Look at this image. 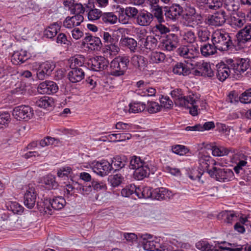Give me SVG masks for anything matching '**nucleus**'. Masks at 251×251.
I'll return each mask as SVG.
<instances>
[{
  "label": "nucleus",
  "instance_id": "1",
  "mask_svg": "<svg viewBox=\"0 0 251 251\" xmlns=\"http://www.w3.org/2000/svg\"><path fill=\"white\" fill-rule=\"evenodd\" d=\"M129 168L135 170L134 176L137 180H142L149 176L150 173L154 174L156 167L151 162H145L141 157L133 156L130 160Z\"/></svg>",
  "mask_w": 251,
  "mask_h": 251
},
{
  "label": "nucleus",
  "instance_id": "2",
  "mask_svg": "<svg viewBox=\"0 0 251 251\" xmlns=\"http://www.w3.org/2000/svg\"><path fill=\"white\" fill-rule=\"evenodd\" d=\"M196 247L201 251H251V247L249 245H238L236 248H228L219 247L218 249L214 244L206 240H201L196 244Z\"/></svg>",
  "mask_w": 251,
  "mask_h": 251
},
{
  "label": "nucleus",
  "instance_id": "3",
  "mask_svg": "<svg viewBox=\"0 0 251 251\" xmlns=\"http://www.w3.org/2000/svg\"><path fill=\"white\" fill-rule=\"evenodd\" d=\"M201 102L199 97L192 94L187 97L182 95L176 101L175 104L180 107L189 108L190 113L193 116H196L198 114V108Z\"/></svg>",
  "mask_w": 251,
  "mask_h": 251
},
{
  "label": "nucleus",
  "instance_id": "4",
  "mask_svg": "<svg viewBox=\"0 0 251 251\" xmlns=\"http://www.w3.org/2000/svg\"><path fill=\"white\" fill-rule=\"evenodd\" d=\"M212 42L217 49L222 51L227 50L232 46L230 37L223 30H218L213 33Z\"/></svg>",
  "mask_w": 251,
  "mask_h": 251
},
{
  "label": "nucleus",
  "instance_id": "5",
  "mask_svg": "<svg viewBox=\"0 0 251 251\" xmlns=\"http://www.w3.org/2000/svg\"><path fill=\"white\" fill-rule=\"evenodd\" d=\"M129 62L127 56L116 57L110 64V74L116 76L123 75L127 68Z\"/></svg>",
  "mask_w": 251,
  "mask_h": 251
},
{
  "label": "nucleus",
  "instance_id": "6",
  "mask_svg": "<svg viewBox=\"0 0 251 251\" xmlns=\"http://www.w3.org/2000/svg\"><path fill=\"white\" fill-rule=\"evenodd\" d=\"M25 193L24 203L25 205L29 209L35 206L36 202L37 193L35 184L30 183L25 185L23 188Z\"/></svg>",
  "mask_w": 251,
  "mask_h": 251
},
{
  "label": "nucleus",
  "instance_id": "7",
  "mask_svg": "<svg viewBox=\"0 0 251 251\" xmlns=\"http://www.w3.org/2000/svg\"><path fill=\"white\" fill-rule=\"evenodd\" d=\"M209 174L211 176H215L216 180L220 182H228L234 178L233 171L228 168H218L214 167L209 171Z\"/></svg>",
  "mask_w": 251,
  "mask_h": 251
},
{
  "label": "nucleus",
  "instance_id": "8",
  "mask_svg": "<svg viewBox=\"0 0 251 251\" xmlns=\"http://www.w3.org/2000/svg\"><path fill=\"white\" fill-rule=\"evenodd\" d=\"M139 238L145 250L148 251L158 250V242L159 241V239L158 240L156 236L145 233L139 234Z\"/></svg>",
  "mask_w": 251,
  "mask_h": 251
},
{
  "label": "nucleus",
  "instance_id": "9",
  "mask_svg": "<svg viewBox=\"0 0 251 251\" xmlns=\"http://www.w3.org/2000/svg\"><path fill=\"white\" fill-rule=\"evenodd\" d=\"M177 53L185 59H192L197 57L199 54L198 45H183L179 47L176 50Z\"/></svg>",
  "mask_w": 251,
  "mask_h": 251
},
{
  "label": "nucleus",
  "instance_id": "10",
  "mask_svg": "<svg viewBox=\"0 0 251 251\" xmlns=\"http://www.w3.org/2000/svg\"><path fill=\"white\" fill-rule=\"evenodd\" d=\"M195 64L191 61L179 62L176 63L172 68V72L178 75L187 76L191 73Z\"/></svg>",
  "mask_w": 251,
  "mask_h": 251
},
{
  "label": "nucleus",
  "instance_id": "11",
  "mask_svg": "<svg viewBox=\"0 0 251 251\" xmlns=\"http://www.w3.org/2000/svg\"><path fill=\"white\" fill-rule=\"evenodd\" d=\"M233 62L232 59H226L225 62L222 61L216 65L217 75L220 81H224L229 76L231 73L229 66L231 67Z\"/></svg>",
  "mask_w": 251,
  "mask_h": 251
},
{
  "label": "nucleus",
  "instance_id": "12",
  "mask_svg": "<svg viewBox=\"0 0 251 251\" xmlns=\"http://www.w3.org/2000/svg\"><path fill=\"white\" fill-rule=\"evenodd\" d=\"M133 32L134 36L139 41L144 42V46L146 49H151L156 46L155 40L151 36H146V32L145 29H142L138 27H133Z\"/></svg>",
  "mask_w": 251,
  "mask_h": 251
},
{
  "label": "nucleus",
  "instance_id": "13",
  "mask_svg": "<svg viewBox=\"0 0 251 251\" xmlns=\"http://www.w3.org/2000/svg\"><path fill=\"white\" fill-rule=\"evenodd\" d=\"M91 167L94 172L100 176L107 175L112 169V164L106 160L93 161Z\"/></svg>",
  "mask_w": 251,
  "mask_h": 251
},
{
  "label": "nucleus",
  "instance_id": "14",
  "mask_svg": "<svg viewBox=\"0 0 251 251\" xmlns=\"http://www.w3.org/2000/svg\"><path fill=\"white\" fill-rule=\"evenodd\" d=\"M65 203V200L61 197H56L51 201H46L44 202L43 212L47 214L51 215L52 213V209L60 210L64 206Z\"/></svg>",
  "mask_w": 251,
  "mask_h": 251
},
{
  "label": "nucleus",
  "instance_id": "15",
  "mask_svg": "<svg viewBox=\"0 0 251 251\" xmlns=\"http://www.w3.org/2000/svg\"><path fill=\"white\" fill-rule=\"evenodd\" d=\"M13 115L18 120H28L32 117L33 110L28 106L20 105L14 109Z\"/></svg>",
  "mask_w": 251,
  "mask_h": 251
},
{
  "label": "nucleus",
  "instance_id": "16",
  "mask_svg": "<svg viewBox=\"0 0 251 251\" xmlns=\"http://www.w3.org/2000/svg\"><path fill=\"white\" fill-rule=\"evenodd\" d=\"M156 91L154 88L151 87L149 83L143 80H139L136 83L135 93L142 97H152L155 95Z\"/></svg>",
  "mask_w": 251,
  "mask_h": 251
},
{
  "label": "nucleus",
  "instance_id": "17",
  "mask_svg": "<svg viewBox=\"0 0 251 251\" xmlns=\"http://www.w3.org/2000/svg\"><path fill=\"white\" fill-rule=\"evenodd\" d=\"M231 67H232L233 75L236 77H239L249 68V60L245 58H237L235 61L233 60Z\"/></svg>",
  "mask_w": 251,
  "mask_h": 251
},
{
  "label": "nucleus",
  "instance_id": "18",
  "mask_svg": "<svg viewBox=\"0 0 251 251\" xmlns=\"http://www.w3.org/2000/svg\"><path fill=\"white\" fill-rule=\"evenodd\" d=\"M40 68L36 73V78L39 80H44L50 75L55 68V64L50 61L42 62Z\"/></svg>",
  "mask_w": 251,
  "mask_h": 251
},
{
  "label": "nucleus",
  "instance_id": "19",
  "mask_svg": "<svg viewBox=\"0 0 251 251\" xmlns=\"http://www.w3.org/2000/svg\"><path fill=\"white\" fill-rule=\"evenodd\" d=\"M58 87L56 83L52 81H45L39 84L37 87L38 92L42 94H52L56 93Z\"/></svg>",
  "mask_w": 251,
  "mask_h": 251
},
{
  "label": "nucleus",
  "instance_id": "20",
  "mask_svg": "<svg viewBox=\"0 0 251 251\" xmlns=\"http://www.w3.org/2000/svg\"><path fill=\"white\" fill-rule=\"evenodd\" d=\"M227 16L225 11L220 10L211 15L207 19L209 25L216 26L222 25L226 21Z\"/></svg>",
  "mask_w": 251,
  "mask_h": 251
},
{
  "label": "nucleus",
  "instance_id": "21",
  "mask_svg": "<svg viewBox=\"0 0 251 251\" xmlns=\"http://www.w3.org/2000/svg\"><path fill=\"white\" fill-rule=\"evenodd\" d=\"M153 19V15L147 11H140L135 18V24L142 26L150 25Z\"/></svg>",
  "mask_w": 251,
  "mask_h": 251
},
{
  "label": "nucleus",
  "instance_id": "22",
  "mask_svg": "<svg viewBox=\"0 0 251 251\" xmlns=\"http://www.w3.org/2000/svg\"><path fill=\"white\" fill-rule=\"evenodd\" d=\"M164 15L166 18L169 20L175 21L180 16L182 12V8L177 4L173 5L169 8H165Z\"/></svg>",
  "mask_w": 251,
  "mask_h": 251
},
{
  "label": "nucleus",
  "instance_id": "23",
  "mask_svg": "<svg viewBox=\"0 0 251 251\" xmlns=\"http://www.w3.org/2000/svg\"><path fill=\"white\" fill-rule=\"evenodd\" d=\"M92 70L95 71H99L106 69L109 64L107 59L102 56H97L91 60Z\"/></svg>",
  "mask_w": 251,
  "mask_h": 251
},
{
  "label": "nucleus",
  "instance_id": "24",
  "mask_svg": "<svg viewBox=\"0 0 251 251\" xmlns=\"http://www.w3.org/2000/svg\"><path fill=\"white\" fill-rule=\"evenodd\" d=\"M212 151V154L214 156L220 157L227 156L233 150L230 148H226L223 146L216 145L215 143L210 146Z\"/></svg>",
  "mask_w": 251,
  "mask_h": 251
},
{
  "label": "nucleus",
  "instance_id": "25",
  "mask_svg": "<svg viewBox=\"0 0 251 251\" xmlns=\"http://www.w3.org/2000/svg\"><path fill=\"white\" fill-rule=\"evenodd\" d=\"M82 44L84 46L87 44L89 48L92 50H98L100 48L101 42L99 37L86 35L83 40Z\"/></svg>",
  "mask_w": 251,
  "mask_h": 251
},
{
  "label": "nucleus",
  "instance_id": "26",
  "mask_svg": "<svg viewBox=\"0 0 251 251\" xmlns=\"http://www.w3.org/2000/svg\"><path fill=\"white\" fill-rule=\"evenodd\" d=\"M82 15H75L72 17H67L63 22V26L67 28H72L78 26L83 21Z\"/></svg>",
  "mask_w": 251,
  "mask_h": 251
},
{
  "label": "nucleus",
  "instance_id": "27",
  "mask_svg": "<svg viewBox=\"0 0 251 251\" xmlns=\"http://www.w3.org/2000/svg\"><path fill=\"white\" fill-rule=\"evenodd\" d=\"M146 108L145 103L140 101H135L131 102L128 107L122 108L124 113H136L143 111Z\"/></svg>",
  "mask_w": 251,
  "mask_h": 251
},
{
  "label": "nucleus",
  "instance_id": "28",
  "mask_svg": "<svg viewBox=\"0 0 251 251\" xmlns=\"http://www.w3.org/2000/svg\"><path fill=\"white\" fill-rule=\"evenodd\" d=\"M183 19L184 24L187 27L197 28L201 26L203 23L202 17L200 14L193 16L184 17Z\"/></svg>",
  "mask_w": 251,
  "mask_h": 251
},
{
  "label": "nucleus",
  "instance_id": "29",
  "mask_svg": "<svg viewBox=\"0 0 251 251\" xmlns=\"http://www.w3.org/2000/svg\"><path fill=\"white\" fill-rule=\"evenodd\" d=\"M245 14L242 12H238L233 15L230 19V24L235 28H241L246 23Z\"/></svg>",
  "mask_w": 251,
  "mask_h": 251
},
{
  "label": "nucleus",
  "instance_id": "30",
  "mask_svg": "<svg viewBox=\"0 0 251 251\" xmlns=\"http://www.w3.org/2000/svg\"><path fill=\"white\" fill-rule=\"evenodd\" d=\"M177 43V37L175 34H171L163 42L162 48L167 51H172L176 48Z\"/></svg>",
  "mask_w": 251,
  "mask_h": 251
},
{
  "label": "nucleus",
  "instance_id": "31",
  "mask_svg": "<svg viewBox=\"0 0 251 251\" xmlns=\"http://www.w3.org/2000/svg\"><path fill=\"white\" fill-rule=\"evenodd\" d=\"M84 75V72L82 69L74 68L69 73L68 78L72 82L76 83L82 80Z\"/></svg>",
  "mask_w": 251,
  "mask_h": 251
},
{
  "label": "nucleus",
  "instance_id": "32",
  "mask_svg": "<svg viewBox=\"0 0 251 251\" xmlns=\"http://www.w3.org/2000/svg\"><path fill=\"white\" fill-rule=\"evenodd\" d=\"M120 44L121 46L129 49L133 52H135L137 49V43L132 38L122 37L120 39Z\"/></svg>",
  "mask_w": 251,
  "mask_h": 251
},
{
  "label": "nucleus",
  "instance_id": "33",
  "mask_svg": "<svg viewBox=\"0 0 251 251\" xmlns=\"http://www.w3.org/2000/svg\"><path fill=\"white\" fill-rule=\"evenodd\" d=\"M120 51V48L118 45V41L116 40L113 42L105 44L103 48V52L106 55L115 56Z\"/></svg>",
  "mask_w": 251,
  "mask_h": 251
},
{
  "label": "nucleus",
  "instance_id": "34",
  "mask_svg": "<svg viewBox=\"0 0 251 251\" xmlns=\"http://www.w3.org/2000/svg\"><path fill=\"white\" fill-rule=\"evenodd\" d=\"M42 183L46 188L50 190L56 189L58 186L55 180V177L52 175L45 176L42 179Z\"/></svg>",
  "mask_w": 251,
  "mask_h": 251
},
{
  "label": "nucleus",
  "instance_id": "35",
  "mask_svg": "<svg viewBox=\"0 0 251 251\" xmlns=\"http://www.w3.org/2000/svg\"><path fill=\"white\" fill-rule=\"evenodd\" d=\"M27 58L26 51L22 50L14 52L11 56V61L14 64L18 65L24 62Z\"/></svg>",
  "mask_w": 251,
  "mask_h": 251
},
{
  "label": "nucleus",
  "instance_id": "36",
  "mask_svg": "<svg viewBox=\"0 0 251 251\" xmlns=\"http://www.w3.org/2000/svg\"><path fill=\"white\" fill-rule=\"evenodd\" d=\"M35 104L39 107L47 109L53 107L54 101L52 98L44 96L38 99L36 101Z\"/></svg>",
  "mask_w": 251,
  "mask_h": 251
},
{
  "label": "nucleus",
  "instance_id": "37",
  "mask_svg": "<svg viewBox=\"0 0 251 251\" xmlns=\"http://www.w3.org/2000/svg\"><path fill=\"white\" fill-rule=\"evenodd\" d=\"M165 59V54L160 51H153L149 55V62L152 64H158L163 62Z\"/></svg>",
  "mask_w": 251,
  "mask_h": 251
},
{
  "label": "nucleus",
  "instance_id": "38",
  "mask_svg": "<svg viewBox=\"0 0 251 251\" xmlns=\"http://www.w3.org/2000/svg\"><path fill=\"white\" fill-rule=\"evenodd\" d=\"M85 62V58L81 55H75L71 57L68 60L70 67L72 69L78 68V67L82 66Z\"/></svg>",
  "mask_w": 251,
  "mask_h": 251
},
{
  "label": "nucleus",
  "instance_id": "39",
  "mask_svg": "<svg viewBox=\"0 0 251 251\" xmlns=\"http://www.w3.org/2000/svg\"><path fill=\"white\" fill-rule=\"evenodd\" d=\"M238 38L243 42H247L251 39V24L246 25L238 33Z\"/></svg>",
  "mask_w": 251,
  "mask_h": 251
},
{
  "label": "nucleus",
  "instance_id": "40",
  "mask_svg": "<svg viewBox=\"0 0 251 251\" xmlns=\"http://www.w3.org/2000/svg\"><path fill=\"white\" fill-rule=\"evenodd\" d=\"M61 26L57 23H54L48 26L44 31V35L48 38L54 37L60 30Z\"/></svg>",
  "mask_w": 251,
  "mask_h": 251
},
{
  "label": "nucleus",
  "instance_id": "41",
  "mask_svg": "<svg viewBox=\"0 0 251 251\" xmlns=\"http://www.w3.org/2000/svg\"><path fill=\"white\" fill-rule=\"evenodd\" d=\"M152 191L150 187L140 186L136 188V195L139 199H148L151 196Z\"/></svg>",
  "mask_w": 251,
  "mask_h": 251
},
{
  "label": "nucleus",
  "instance_id": "42",
  "mask_svg": "<svg viewBox=\"0 0 251 251\" xmlns=\"http://www.w3.org/2000/svg\"><path fill=\"white\" fill-rule=\"evenodd\" d=\"M217 48L215 45L209 44H204L201 47V54L205 57H208L214 54L216 52Z\"/></svg>",
  "mask_w": 251,
  "mask_h": 251
},
{
  "label": "nucleus",
  "instance_id": "43",
  "mask_svg": "<svg viewBox=\"0 0 251 251\" xmlns=\"http://www.w3.org/2000/svg\"><path fill=\"white\" fill-rule=\"evenodd\" d=\"M204 7L207 9L217 10L223 5V0H205Z\"/></svg>",
  "mask_w": 251,
  "mask_h": 251
},
{
  "label": "nucleus",
  "instance_id": "44",
  "mask_svg": "<svg viewBox=\"0 0 251 251\" xmlns=\"http://www.w3.org/2000/svg\"><path fill=\"white\" fill-rule=\"evenodd\" d=\"M195 66H199L202 71V74L208 77H212L214 75V73L211 68L210 64L207 62L195 63Z\"/></svg>",
  "mask_w": 251,
  "mask_h": 251
},
{
  "label": "nucleus",
  "instance_id": "45",
  "mask_svg": "<svg viewBox=\"0 0 251 251\" xmlns=\"http://www.w3.org/2000/svg\"><path fill=\"white\" fill-rule=\"evenodd\" d=\"M7 209L14 214H20L23 211V207L16 201H8L6 203Z\"/></svg>",
  "mask_w": 251,
  "mask_h": 251
},
{
  "label": "nucleus",
  "instance_id": "46",
  "mask_svg": "<svg viewBox=\"0 0 251 251\" xmlns=\"http://www.w3.org/2000/svg\"><path fill=\"white\" fill-rule=\"evenodd\" d=\"M220 216L227 223H231L232 221H235L237 218V215L234 211H223L219 214V217Z\"/></svg>",
  "mask_w": 251,
  "mask_h": 251
},
{
  "label": "nucleus",
  "instance_id": "47",
  "mask_svg": "<svg viewBox=\"0 0 251 251\" xmlns=\"http://www.w3.org/2000/svg\"><path fill=\"white\" fill-rule=\"evenodd\" d=\"M131 63L137 68H141L146 65L145 58L141 55H134L131 59Z\"/></svg>",
  "mask_w": 251,
  "mask_h": 251
},
{
  "label": "nucleus",
  "instance_id": "48",
  "mask_svg": "<svg viewBox=\"0 0 251 251\" xmlns=\"http://www.w3.org/2000/svg\"><path fill=\"white\" fill-rule=\"evenodd\" d=\"M198 35L199 39L202 42H205L209 38L210 32L205 27L201 25L198 27Z\"/></svg>",
  "mask_w": 251,
  "mask_h": 251
},
{
  "label": "nucleus",
  "instance_id": "49",
  "mask_svg": "<svg viewBox=\"0 0 251 251\" xmlns=\"http://www.w3.org/2000/svg\"><path fill=\"white\" fill-rule=\"evenodd\" d=\"M59 143V140L58 139L47 136L40 141V145L42 147L49 145H53L56 146L58 145Z\"/></svg>",
  "mask_w": 251,
  "mask_h": 251
},
{
  "label": "nucleus",
  "instance_id": "50",
  "mask_svg": "<svg viewBox=\"0 0 251 251\" xmlns=\"http://www.w3.org/2000/svg\"><path fill=\"white\" fill-rule=\"evenodd\" d=\"M83 5H85L86 7H89L86 3H75L71 7V13L75 15H82V14H83L85 11V8Z\"/></svg>",
  "mask_w": 251,
  "mask_h": 251
},
{
  "label": "nucleus",
  "instance_id": "51",
  "mask_svg": "<svg viewBox=\"0 0 251 251\" xmlns=\"http://www.w3.org/2000/svg\"><path fill=\"white\" fill-rule=\"evenodd\" d=\"M136 187L134 184L126 186L121 191V195L124 197H129L133 194H136Z\"/></svg>",
  "mask_w": 251,
  "mask_h": 251
},
{
  "label": "nucleus",
  "instance_id": "52",
  "mask_svg": "<svg viewBox=\"0 0 251 251\" xmlns=\"http://www.w3.org/2000/svg\"><path fill=\"white\" fill-rule=\"evenodd\" d=\"M117 19V16L112 12L105 13L102 15V20L105 23L114 24Z\"/></svg>",
  "mask_w": 251,
  "mask_h": 251
},
{
  "label": "nucleus",
  "instance_id": "53",
  "mask_svg": "<svg viewBox=\"0 0 251 251\" xmlns=\"http://www.w3.org/2000/svg\"><path fill=\"white\" fill-rule=\"evenodd\" d=\"M182 40L185 43L193 44L196 40V36L193 31L188 30L182 35Z\"/></svg>",
  "mask_w": 251,
  "mask_h": 251
},
{
  "label": "nucleus",
  "instance_id": "54",
  "mask_svg": "<svg viewBox=\"0 0 251 251\" xmlns=\"http://www.w3.org/2000/svg\"><path fill=\"white\" fill-rule=\"evenodd\" d=\"M152 12L159 23L164 22L163 11L161 7L158 5L154 6L152 8Z\"/></svg>",
  "mask_w": 251,
  "mask_h": 251
},
{
  "label": "nucleus",
  "instance_id": "55",
  "mask_svg": "<svg viewBox=\"0 0 251 251\" xmlns=\"http://www.w3.org/2000/svg\"><path fill=\"white\" fill-rule=\"evenodd\" d=\"M172 151L179 155H184L187 153L189 150L185 146L181 145H176L172 148Z\"/></svg>",
  "mask_w": 251,
  "mask_h": 251
},
{
  "label": "nucleus",
  "instance_id": "56",
  "mask_svg": "<svg viewBox=\"0 0 251 251\" xmlns=\"http://www.w3.org/2000/svg\"><path fill=\"white\" fill-rule=\"evenodd\" d=\"M241 102L245 104L251 103V88L246 90L239 97Z\"/></svg>",
  "mask_w": 251,
  "mask_h": 251
},
{
  "label": "nucleus",
  "instance_id": "57",
  "mask_svg": "<svg viewBox=\"0 0 251 251\" xmlns=\"http://www.w3.org/2000/svg\"><path fill=\"white\" fill-rule=\"evenodd\" d=\"M147 110L150 113H155L159 112L161 106L156 102L149 101L147 104Z\"/></svg>",
  "mask_w": 251,
  "mask_h": 251
},
{
  "label": "nucleus",
  "instance_id": "58",
  "mask_svg": "<svg viewBox=\"0 0 251 251\" xmlns=\"http://www.w3.org/2000/svg\"><path fill=\"white\" fill-rule=\"evenodd\" d=\"M101 11L98 9H91L88 13V18L90 21H95L102 17Z\"/></svg>",
  "mask_w": 251,
  "mask_h": 251
},
{
  "label": "nucleus",
  "instance_id": "59",
  "mask_svg": "<svg viewBox=\"0 0 251 251\" xmlns=\"http://www.w3.org/2000/svg\"><path fill=\"white\" fill-rule=\"evenodd\" d=\"M199 161L201 167L203 168H207L209 166V162L211 157L209 155L199 154Z\"/></svg>",
  "mask_w": 251,
  "mask_h": 251
},
{
  "label": "nucleus",
  "instance_id": "60",
  "mask_svg": "<svg viewBox=\"0 0 251 251\" xmlns=\"http://www.w3.org/2000/svg\"><path fill=\"white\" fill-rule=\"evenodd\" d=\"M123 179L124 178L121 174H116L111 176L109 180L112 186L117 187L122 183Z\"/></svg>",
  "mask_w": 251,
  "mask_h": 251
},
{
  "label": "nucleus",
  "instance_id": "61",
  "mask_svg": "<svg viewBox=\"0 0 251 251\" xmlns=\"http://www.w3.org/2000/svg\"><path fill=\"white\" fill-rule=\"evenodd\" d=\"M72 172V168L69 166H64L59 168L57 171V176L59 177L68 176Z\"/></svg>",
  "mask_w": 251,
  "mask_h": 251
},
{
  "label": "nucleus",
  "instance_id": "62",
  "mask_svg": "<svg viewBox=\"0 0 251 251\" xmlns=\"http://www.w3.org/2000/svg\"><path fill=\"white\" fill-rule=\"evenodd\" d=\"M124 12L129 18H134L135 19L139 13L137 8L130 6L127 7L124 10Z\"/></svg>",
  "mask_w": 251,
  "mask_h": 251
},
{
  "label": "nucleus",
  "instance_id": "63",
  "mask_svg": "<svg viewBox=\"0 0 251 251\" xmlns=\"http://www.w3.org/2000/svg\"><path fill=\"white\" fill-rule=\"evenodd\" d=\"M71 35L74 39L79 40L84 36L83 31L78 27H75L71 31Z\"/></svg>",
  "mask_w": 251,
  "mask_h": 251
},
{
  "label": "nucleus",
  "instance_id": "64",
  "mask_svg": "<svg viewBox=\"0 0 251 251\" xmlns=\"http://www.w3.org/2000/svg\"><path fill=\"white\" fill-rule=\"evenodd\" d=\"M10 121V115L7 112H4L0 114V125H7Z\"/></svg>",
  "mask_w": 251,
  "mask_h": 251
}]
</instances>
